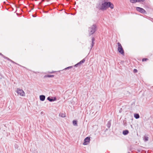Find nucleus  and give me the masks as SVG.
<instances>
[{
  "instance_id": "412c9836",
  "label": "nucleus",
  "mask_w": 153,
  "mask_h": 153,
  "mask_svg": "<svg viewBox=\"0 0 153 153\" xmlns=\"http://www.w3.org/2000/svg\"><path fill=\"white\" fill-rule=\"evenodd\" d=\"M145 1V0H138V2H140L141 1L143 2Z\"/></svg>"
},
{
  "instance_id": "f257e3e1",
  "label": "nucleus",
  "mask_w": 153,
  "mask_h": 153,
  "mask_svg": "<svg viewBox=\"0 0 153 153\" xmlns=\"http://www.w3.org/2000/svg\"><path fill=\"white\" fill-rule=\"evenodd\" d=\"M109 7L112 9L114 7V5L110 2H105L101 4L100 3L98 6L99 9L102 10H105Z\"/></svg>"
},
{
  "instance_id": "4be33fe9",
  "label": "nucleus",
  "mask_w": 153,
  "mask_h": 153,
  "mask_svg": "<svg viewBox=\"0 0 153 153\" xmlns=\"http://www.w3.org/2000/svg\"><path fill=\"white\" fill-rule=\"evenodd\" d=\"M134 73H137V71L136 69H134Z\"/></svg>"
},
{
  "instance_id": "f3484780",
  "label": "nucleus",
  "mask_w": 153,
  "mask_h": 153,
  "mask_svg": "<svg viewBox=\"0 0 153 153\" xmlns=\"http://www.w3.org/2000/svg\"><path fill=\"white\" fill-rule=\"evenodd\" d=\"M47 100L50 102L53 101V99L51 98L50 97H48Z\"/></svg>"
},
{
  "instance_id": "f03ea898",
  "label": "nucleus",
  "mask_w": 153,
  "mask_h": 153,
  "mask_svg": "<svg viewBox=\"0 0 153 153\" xmlns=\"http://www.w3.org/2000/svg\"><path fill=\"white\" fill-rule=\"evenodd\" d=\"M96 26L95 24L93 25L91 27L88 28V31L89 36L93 34L96 30Z\"/></svg>"
},
{
  "instance_id": "a878e982",
  "label": "nucleus",
  "mask_w": 153,
  "mask_h": 153,
  "mask_svg": "<svg viewBox=\"0 0 153 153\" xmlns=\"http://www.w3.org/2000/svg\"><path fill=\"white\" fill-rule=\"evenodd\" d=\"M44 1V0H42V1Z\"/></svg>"
},
{
  "instance_id": "f8f14e48",
  "label": "nucleus",
  "mask_w": 153,
  "mask_h": 153,
  "mask_svg": "<svg viewBox=\"0 0 153 153\" xmlns=\"http://www.w3.org/2000/svg\"><path fill=\"white\" fill-rule=\"evenodd\" d=\"M77 121L76 120H74L73 121V123L74 125V126H77Z\"/></svg>"
},
{
  "instance_id": "4468645a",
  "label": "nucleus",
  "mask_w": 153,
  "mask_h": 153,
  "mask_svg": "<svg viewBox=\"0 0 153 153\" xmlns=\"http://www.w3.org/2000/svg\"><path fill=\"white\" fill-rule=\"evenodd\" d=\"M59 115L60 117H65V116H66L65 114H64V113H60L59 114Z\"/></svg>"
},
{
  "instance_id": "0eeeda50",
  "label": "nucleus",
  "mask_w": 153,
  "mask_h": 153,
  "mask_svg": "<svg viewBox=\"0 0 153 153\" xmlns=\"http://www.w3.org/2000/svg\"><path fill=\"white\" fill-rule=\"evenodd\" d=\"M85 60L84 59H83L81 61L79 62L77 64H76L74 66L76 67H77L78 65H80L82 64V63H84L85 62Z\"/></svg>"
},
{
  "instance_id": "20e7f679",
  "label": "nucleus",
  "mask_w": 153,
  "mask_h": 153,
  "mask_svg": "<svg viewBox=\"0 0 153 153\" xmlns=\"http://www.w3.org/2000/svg\"><path fill=\"white\" fill-rule=\"evenodd\" d=\"M17 94L22 96H25V93L24 91L20 88L17 89Z\"/></svg>"
},
{
  "instance_id": "b1692460",
  "label": "nucleus",
  "mask_w": 153,
  "mask_h": 153,
  "mask_svg": "<svg viewBox=\"0 0 153 153\" xmlns=\"http://www.w3.org/2000/svg\"><path fill=\"white\" fill-rule=\"evenodd\" d=\"M0 55L1 56H3V55L2 53H1L0 52Z\"/></svg>"
},
{
  "instance_id": "1a4fd4ad",
  "label": "nucleus",
  "mask_w": 153,
  "mask_h": 153,
  "mask_svg": "<svg viewBox=\"0 0 153 153\" xmlns=\"http://www.w3.org/2000/svg\"><path fill=\"white\" fill-rule=\"evenodd\" d=\"M94 40H95L94 38H92V43H91V49H92V47L94 45Z\"/></svg>"
},
{
  "instance_id": "39448f33",
  "label": "nucleus",
  "mask_w": 153,
  "mask_h": 153,
  "mask_svg": "<svg viewBox=\"0 0 153 153\" xmlns=\"http://www.w3.org/2000/svg\"><path fill=\"white\" fill-rule=\"evenodd\" d=\"M136 10L142 13H146V11L145 10L140 7H137Z\"/></svg>"
},
{
  "instance_id": "a211bd4d",
  "label": "nucleus",
  "mask_w": 153,
  "mask_h": 153,
  "mask_svg": "<svg viewBox=\"0 0 153 153\" xmlns=\"http://www.w3.org/2000/svg\"><path fill=\"white\" fill-rule=\"evenodd\" d=\"M148 140V137H145L144 138V140L145 141H147Z\"/></svg>"
},
{
  "instance_id": "393cba45",
  "label": "nucleus",
  "mask_w": 153,
  "mask_h": 153,
  "mask_svg": "<svg viewBox=\"0 0 153 153\" xmlns=\"http://www.w3.org/2000/svg\"><path fill=\"white\" fill-rule=\"evenodd\" d=\"M11 61V62H12L13 63H15L14 62H13V61L12 60V61Z\"/></svg>"
},
{
  "instance_id": "423d86ee",
  "label": "nucleus",
  "mask_w": 153,
  "mask_h": 153,
  "mask_svg": "<svg viewBox=\"0 0 153 153\" xmlns=\"http://www.w3.org/2000/svg\"><path fill=\"white\" fill-rule=\"evenodd\" d=\"M90 140L89 137H87L84 139V142L83 143L84 145H87L88 144V143L89 142Z\"/></svg>"
},
{
  "instance_id": "7ed1b4c3",
  "label": "nucleus",
  "mask_w": 153,
  "mask_h": 153,
  "mask_svg": "<svg viewBox=\"0 0 153 153\" xmlns=\"http://www.w3.org/2000/svg\"><path fill=\"white\" fill-rule=\"evenodd\" d=\"M118 46V51L123 55L124 54V52L121 44L120 42L117 43Z\"/></svg>"
},
{
  "instance_id": "9d476101",
  "label": "nucleus",
  "mask_w": 153,
  "mask_h": 153,
  "mask_svg": "<svg viewBox=\"0 0 153 153\" xmlns=\"http://www.w3.org/2000/svg\"><path fill=\"white\" fill-rule=\"evenodd\" d=\"M129 133V131L128 130H125L123 131V133L124 135L127 134Z\"/></svg>"
},
{
  "instance_id": "aec40b11",
  "label": "nucleus",
  "mask_w": 153,
  "mask_h": 153,
  "mask_svg": "<svg viewBox=\"0 0 153 153\" xmlns=\"http://www.w3.org/2000/svg\"><path fill=\"white\" fill-rule=\"evenodd\" d=\"M72 67V66H69V67H67V68H65V69H64V70H66V69H69V68H71Z\"/></svg>"
},
{
  "instance_id": "5701e85b",
  "label": "nucleus",
  "mask_w": 153,
  "mask_h": 153,
  "mask_svg": "<svg viewBox=\"0 0 153 153\" xmlns=\"http://www.w3.org/2000/svg\"><path fill=\"white\" fill-rule=\"evenodd\" d=\"M53 101L56 100V97H54V99H53Z\"/></svg>"
},
{
  "instance_id": "ddd939ff",
  "label": "nucleus",
  "mask_w": 153,
  "mask_h": 153,
  "mask_svg": "<svg viewBox=\"0 0 153 153\" xmlns=\"http://www.w3.org/2000/svg\"><path fill=\"white\" fill-rule=\"evenodd\" d=\"M130 1L131 3H134L138 2V0H130Z\"/></svg>"
},
{
  "instance_id": "dca6fc26",
  "label": "nucleus",
  "mask_w": 153,
  "mask_h": 153,
  "mask_svg": "<svg viewBox=\"0 0 153 153\" xmlns=\"http://www.w3.org/2000/svg\"><path fill=\"white\" fill-rule=\"evenodd\" d=\"M3 56L4 58L5 59H7V60H9V61H12V60H11L9 58H8L7 57H6V56H4V55H3V56Z\"/></svg>"
},
{
  "instance_id": "bb28decb",
  "label": "nucleus",
  "mask_w": 153,
  "mask_h": 153,
  "mask_svg": "<svg viewBox=\"0 0 153 153\" xmlns=\"http://www.w3.org/2000/svg\"><path fill=\"white\" fill-rule=\"evenodd\" d=\"M128 153H129V152H128Z\"/></svg>"
},
{
  "instance_id": "6e6552de",
  "label": "nucleus",
  "mask_w": 153,
  "mask_h": 153,
  "mask_svg": "<svg viewBox=\"0 0 153 153\" xmlns=\"http://www.w3.org/2000/svg\"><path fill=\"white\" fill-rule=\"evenodd\" d=\"M45 96L43 95H41L39 96V98L40 100L43 101L45 100Z\"/></svg>"
},
{
  "instance_id": "9b49d317",
  "label": "nucleus",
  "mask_w": 153,
  "mask_h": 153,
  "mask_svg": "<svg viewBox=\"0 0 153 153\" xmlns=\"http://www.w3.org/2000/svg\"><path fill=\"white\" fill-rule=\"evenodd\" d=\"M134 117L136 119H138L140 117V116L138 114H134Z\"/></svg>"
},
{
  "instance_id": "2eb2a0df",
  "label": "nucleus",
  "mask_w": 153,
  "mask_h": 153,
  "mask_svg": "<svg viewBox=\"0 0 153 153\" xmlns=\"http://www.w3.org/2000/svg\"><path fill=\"white\" fill-rule=\"evenodd\" d=\"M54 76L53 75H45L44 77H53Z\"/></svg>"
},
{
  "instance_id": "6ab92c4d",
  "label": "nucleus",
  "mask_w": 153,
  "mask_h": 153,
  "mask_svg": "<svg viewBox=\"0 0 153 153\" xmlns=\"http://www.w3.org/2000/svg\"><path fill=\"white\" fill-rule=\"evenodd\" d=\"M148 60V59L147 58H143L142 59L143 61H146Z\"/></svg>"
}]
</instances>
